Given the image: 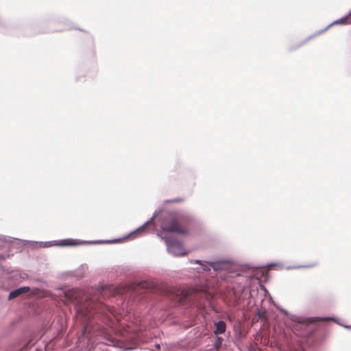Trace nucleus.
Segmentation results:
<instances>
[{"instance_id": "423d86ee", "label": "nucleus", "mask_w": 351, "mask_h": 351, "mask_svg": "<svg viewBox=\"0 0 351 351\" xmlns=\"http://www.w3.org/2000/svg\"><path fill=\"white\" fill-rule=\"evenodd\" d=\"M85 242L73 239H66L60 240L58 245L60 246H77L84 244Z\"/></svg>"}, {"instance_id": "39448f33", "label": "nucleus", "mask_w": 351, "mask_h": 351, "mask_svg": "<svg viewBox=\"0 0 351 351\" xmlns=\"http://www.w3.org/2000/svg\"><path fill=\"white\" fill-rule=\"evenodd\" d=\"M332 318L326 317V318H319V317H311L302 319L298 322V324L295 326V328H302L303 326H308L310 324L316 323L320 321H329L332 320Z\"/></svg>"}, {"instance_id": "f03ea898", "label": "nucleus", "mask_w": 351, "mask_h": 351, "mask_svg": "<svg viewBox=\"0 0 351 351\" xmlns=\"http://www.w3.org/2000/svg\"><path fill=\"white\" fill-rule=\"evenodd\" d=\"M191 222V217L189 215L171 213L162 219L160 227L163 232L185 235L189 232L188 226Z\"/></svg>"}, {"instance_id": "9d476101", "label": "nucleus", "mask_w": 351, "mask_h": 351, "mask_svg": "<svg viewBox=\"0 0 351 351\" xmlns=\"http://www.w3.org/2000/svg\"><path fill=\"white\" fill-rule=\"evenodd\" d=\"M351 23V11L348 16H345L339 20L335 21L333 24H348Z\"/></svg>"}, {"instance_id": "6e6552de", "label": "nucleus", "mask_w": 351, "mask_h": 351, "mask_svg": "<svg viewBox=\"0 0 351 351\" xmlns=\"http://www.w3.org/2000/svg\"><path fill=\"white\" fill-rule=\"evenodd\" d=\"M193 291V289H183L182 291L178 290L177 295H180L179 301H182L191 297Z\"/></svg>"}, {"instance_id": "4468645a", "label": "nucleus", "mask_w": 351, "mask_h": 351, "mask_svg": "<svg viewBox=\"0 0 351 351\" xmlns=\"http://www.w3.org/2000/svg\"><path fill=\"white\" fill-rule=\"evenodd\" d=\"M197 263H199V261H195Z\"/></svg>"}, {"instance_id": "0eeeda50", "label": "nucleus", "mask_w": 351, "mask_h": 351, "mask_svg": "<svg viewBox=\"0 0 351 351\" xmlns=\"http://www.w3.org/2000/svg\"><path fill=\"white\" fill-rule=\"evenodd\" d=\"M29 291V287H20L19 289H16L14 291H12L10 294H9V297H8V299L9 300H12V299H14L23 293H25L27 292H28Z\"/></svg>"}, {"instance_id": "1a4fd4ad", "label": "nucleus", "mask_w": 351, "mask_h": 351, "mask_svg": "<svg viewBox=\"0 0 351 351\" xmlns=\"http://www.w3.org/2000/svg\"><path fill=\"white\" fill-rule=\"evenodd\" d=\"M215 330L214 331L215 335H221L225 332L226 329V324L223 321H219L215 323Z\"/></svg>"}, {"instance_id": "9b49d317", "label": "nucleus", "mask_w": 351, "mask_h": 351, "mask_svg": "<svg viewBox=\"0 0 351 351\" xmlns=\"http://www.w3.org/2000/svg\"><path fill=\"white\" fill-rule=\"evenodd\" d=\"M138 286L142 288H147L149 287V284L147 282H141L138 284Z\"/></svg>"}, {"instance_id": "f257e3e1", "label": "nucleus", "mask_w": 351, "mask_h": 351, "mask_svg": "<svg viewBox=\"0 0 351 351\" xmlns=\"http://www.w3.org/2000/svg\"><path fill=\"white\" fill-rule=\"evenodd\" d=\"M82 293L77 289H71L64 293L66 302L75 304L76 316L84 322V331L90 325L91 319H95L99 315L109 316L114 314V308L101 302H94L92 300L81 301Z\"/></svg>"}, {"instance_id": "7ed1b4c3", "label": "nucleus", "mask_w": 351, "mask_h": 351, "mask_svg": "<svg viewBox=\"0 0 351 351\" xmlns=\"http://www.w3.org/2000/svg\"><path fill=\"white\" fill-rule=\"evenodd\" d=\"M165 242L170 253L175 256H184L187 254L181 242L172 238H166Z\"/></svg>"}, {"instance_id": "20e7f679", "label": "nucleus", "mask_w": 351, "mask_h": 351, "mask_svg": "<svg viewBox=\"0 0 351 351\" xmlns=\"http://www.w3.org/2000/svg\"><path fill=\"white\" fill-rule=\"evenodd\" d=\"M123 287L114 285H106L103 287L99 294L103 298L114 296L116 295L123 294L124 292Z\"/></svg>"}, {"instance_id": "f8f14e48", "label": "nucleus", "mask_w": 351, "mask_h": 351, "mask_svg": "<svg viewBox=\"0 0 351 351\" xmlns=\"http://www.w3.org/2000/svg\"><path fill=\"white\" fill-rule=\"evenodd\" d=\"M145 230V226H142V227H141L139 229H138V230H136V233L140 234V233H141L142 232H143Z\"/></svg>"}, {"instance_id": "ddd939ff", "label": "nucleus", "mask_w": 351, "mask_h": 351, "mask_svg": "<svg viewBox=\"0 0 351 351\" xmlns=\"http://www.w3.org/2000/svg\"><path fill=\"white\" fill-rule=\"evenodd\" d=\"M181 200L180 199H176V200H173V201H171V202H180Z\"/></svg>"}]
</instances>
